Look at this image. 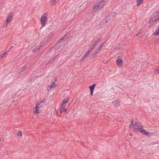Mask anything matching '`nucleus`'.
Masks as SVG:
<instances>
[{"instance_id": "nucleus-1", "label": "nucleus", "mask_w": 159, "mask_h": 159, "mask_svg": "<svg viewBox=\"0 0 159 159\" xmlns=\"http://www.w3.org/2000/svg\"><path fill=\"white\" fill-rule=\"evenodd\" d=\"M133 120H132L131 123L130 125V127H131V126H133V128L134 129L137 130H139L143 135L148 136V134H152L151 133H149L146 130L143 129V127L140 125L139 124V123L135 122L134 124H133ZM148 136H150V135H149Z\"/></svg>"}, {"instance_id": "nucleus-2", "label": "nucleus", "mask_w": 159, "mask_h": 159, "mask_svg": "<svg viewBox=\"0 0 159 159\" xmlns=\"http://www.w3.org/2000/svg\"><path fill=\"white\" fill-rule=\"evenodd\" d=\"M159 16V11L156 12L154 13L149 21L150 24L155 25L158 23V19L157 17Z\"/></svg>"}, {"instance_id": "nucleus-3", "label": "nucleus", "mask_w": 159, "mask_h": 159, "mask_svg": "<svg viewBox=\"0 0 159 159\" xmlns=\"http://www.w3.org/2000/svg\"><path fill=\"white\" fill-rule=\"evenodd\" d=\"M47 16L48 14L46 12L44 13L41 16L40 19V22L42 26H43L44 25L45 23L47 21Z\"/></svg>"}, {"instance_id": "nucleus-4", "label": "nucleus", "mask_w": 159, "mask_h": 159, "mask_svg": "<svg viewBox=\"0 0 159 159\" xmlns=\"http://www.w3.org/2000/svg\"><path fill=\"white\" fill-rule=\"evenodd\" d=\"M116 14V12H112L109 15L105 17V19L107 20L105 22V23H107V22L110 20H111Z\"/></svg>"}, {"instance_id": "nucleus-5", "label": "nucleus", "mask_w": 159, "mask_h": 159, "mask_svg": "<svg viewBox=\"0 0 159 159\" xmlns=\"http://www.w3.org/2000/svg\"><path fill=\"white\" fill-rule=\"evenodd\" d=\"M13 16L14 13L12 12H11L7 17L6 20L7 22H9L10 23H11L12 20Z\"/></svg>"}, {"instance_id": "nucleus-6", "label": "nucleus", "mask_w": 159, "mask_h": 159, "mask_svg": "<svg viewBox=\"0 0 159 159\" xmlns=\"http://www.w3.org/2000/svg\"><path fill=\"white\" fill-rule=\"evenodd\" d=\"M116 64L118 66H121L123 63L122 57L120 56L118 57V59L116 60Z\"/></svg>"}, {"instance_id": "nucleus-7", "label": "nucleus", "mask_w": 159, "mask_h": 159, "mask_svg": "<svg viewBox=\"0 0 159 159\" xmlns=\"http://www.w3.org/2000/svg\"><path fill=\"white\" fill-rule=\"evenodd\" d=\"M98 6L99 9L101 8L102 7L104 4V0H101L99 2H97L96 4Z\"/></svg>"}, {"instance_id": "nucleus-8", "label": "nucleus", "mask_w": 159, "mask_h": 159, "mask_svg": "<svg viewBox=\"0 0 159 159\" xmlns=\"http://www.w3.org/2000/svg\"><path fill=\"white\" fill-rule=\"evenodd\" d=\"M70 98L69 97H67L66 98H65L63 99V101L62 102V103L61 104V105L63 106V107L66 106V103L68 102L69 101Z\"/></svg>"}, {"instance_id": "nucleus-9", "label": "nucleus", "mask_w": 159, "mask_h": 159, "mask_svg": "<svg viewBox=\"0 0 159 159\" xmlns=\"http://www.w3.org/2000/svg\"><path fill=\"white\" fill-rule=\"evenodd\" d=\"M120 101L119 99H116L113 102L112 104L114 106H118L120 105Z\"/></svg>"}, {"instance_id": "nucleus-10", "label": "nucleus", "mask_w": 159, "mask_h": 159, "mask_svg": "<svg viewBox=\"0 0 159 159\" xmlns=\"http://www.w3.org/2000/svg\"><path fill=\"white\" fill-rule=\"evenodd\" d=\"M98 8H99V7L98 5L96 4V5L93 6L92 12L95 13L98 10Z\"/></svg>"}, {"instance_id": "nucleus-11", "label": "nucleus", "mask_w": 159, "mask_h": 159, "mask_svg": "<svg viewBox=\"0 0 159 159\" xmlns=\"http://www.w3.org/2000/svg\"><path fill=\"white\" fill-rule=\"evenodd\" d=\"M67 33L65 34L62 37H61L57 41V43H60L64 39V38L67 36Z\"/></svg>"}, {"instance_id": "nucleus-12", "label": "nucleus", "mask_w": 159, "mask_h": 159, "mask_svg": "<svg viewBox=\"0 0 159 159\" xmlns=\"http://www.w3.org/2000/svg\"><path fill=\"white\" fill-rule=\"evenodd\" d=\"M66 106L63 107L62 105H61V108L60 109V111L61 113H66L67 111V110L65 109Z\"/></svg>"}, {"instance_id": "nucleus-13", "label": "nucleus", "mask_w": 159, "mask_h": 159, "mask_svg": "<svg viewBox=\"0 0 159 159\" xmlns=\"http://www.w3.org/2000/svg\"><path fill=\"white\" fill-rule=\"evenodd\" d=\"M42 46V45L41 44H40L38 46L36 47L33 50V52H34L36 50L41 49Z\"/></svg>"}, {"instance_id": "nucleus-14", "label": "nucleus", "mask_w": 159, "mask_h": 159, "mask_svg": "<svg viewBox=\"0 0 159 159\" xmlns=\"http://www.w3.org/2000/svg\"><path fill=\"white\" fill-rule=\"evenodd\" d=\"M104 45V43H102L101 45H100L99 46L96 50L98 51V52H99L100 50L102 49V47Z\"/></svg>"}, {"instance_id": "nucleus-15", "label": "nucleus", "mask_w": 159, "mask_h": 159, "mask_svg": "<svg viewBox=\"0 0 159 159\" xmlns=\"http://www.w3.org/2000/svg\"><path fill=\"white\" fill-rule=\"evenodd\" d=\"M27 68V66H25L23 67L22 69L20 70V71H18V74H20L24 70H25L26 68Z\"/></svg>"}, {"instance_id": "nucleus-16", "label": "nucleus", "mask_w": 159, "mask_h": 159, "mask_svg": "<svg viewBox=\"0 0 159 159\" xmlns=\"http://www.w3.org/2000/svg\"><path fill=\"white\" fill-rule=\"evenodd\" d=\"M39 77V76H35L34 77H32V78H31L30 79H29L28 80V82H31L32 81H33L34 80V79H36L37 78V77Z\"/></svg>"}, {"instance_id": "nucleus-17", "label": "nucleus", "mask_w": 159, "mask_h": 159, "mask_svg": "<svg viewBox=\"0 0 159 159\" xmlns=\"http://www.w3.org/2000/svg\"><path fill=\"white\" fill-rule=\"evenodd\" d=\"M143 1V0H137L136 2L137 3V5L139 6L140 5Z\"/></svg>"}, {"instance_id": "nucleus-18", "label": "nucleus", "mask_w": 159, "mask_h": 159, "mask_svg": "<svg viewBox=\"0 0 159 159\" xmlns=\"http://www.w3.org/2000/svg\"><path fill=\"white\" fill-rule=\"evenodd\" d=\"M96 85L95 84H93L92 85H90L89 86L90 90H93L94 89Z\"/></svg>"}, {"instance_id": "nucleus-19", "label": "nucleus", "mask_w": 159, "mask_h": 159, "mask_svg": "<svg viewBox=\"0 0 159 159\" xmlns=\"http://www.w3.org/2000/svg\"><path fill=\"white\" fill-rule=\"evenodd\" d=\"M153 34L156 36L159 35V28L155 30L153 33Z\"/></svg>"}, {"instance_id": "nucleus-20", "label": "nucleus", "mask_w": 159, "mask_h": 159, "mask_svg": "<svg viewBox=\"0 0 159 159\" xmlns=\"http://www.w3.org/2000/svg\"><path fill=\"white\" fill-rule=\"evenodd\" d=\"M154 73L156 74H159V67H157L154 71Z\"/></svg>"}, {"instance_id": "nucleus-21", "label": "nucleus", "mask_w": 159, "mask_h": 159, "mask_svg": "<svg viewBox=\"0 0 159 159\" xmlns=\"http://www.w3.org/2000/svg\"><path fill=\"white\" fill-rule=\"evenodd\" d=\"M50 1L53 5H56L57 4L56 0H50Z\"/></svg>"}, {"instance_id": "nucleus-22", "label": "nucleus", "mask_w": 159, "mask_h": 159, "mask_svg": "<svg viewBox=\"0 0 159 159\" xmlns=\"http://www.w3.org/2000/svg\"><path fill=\"white\" fill-rule=\"evenodd\" d=\"M98 44V43H97V42L96 41L94 42V43L92 45V47L94 48V47H95V46H96Z\"/></svg>"}, {"instance_id": "nucleus-23", "label": "nucleus", "mask_w": 159, "mask_h": 159, "mask_svg": "<svg viewBox=\"0 0 159 159\" xmlns=\"http://www.w3.org/2000/svg\"><path fill=\"white\" fill-rule=\"evenodd\" d=\"M17 135L18 136H19L20 135L21 136L22 135L21 131L19 130V132L17 133Z\"/></svg>"}, {"instance_id": "nucleus-24", "label": "nucleus", "mask_w": 159, "mask_h": 159, "mask_svg": "<svg viewBox=\"0 0 159 159\" xmlns=\"http://www.w3.org/2000/svg\"><path fill=\"white\" fill-rule=\"evenodd\" d=\"M9 52V51H7V52H4V53H3V54H2L1 55V57H3L4 56L7 54V52Z\"/></svg>"}, {"instance_id": "nucleus-25", "label": "nucleus", "mask_w": 159, "mask_h": 159, "mask_svg": "<svg viewBox=\"0 0 159 159\" xmlns=\"http://www.w3.org/2000/svg\"><path fill=\"white\" fill-rule=\"evenodd\" d=\"M34 112L36 114H37L39 113V109H35V110Z\"/></svg>"}, {"instance_id": "nucleus-26", "label": "nucleus", "mask_w": 159, "mask_h": 159, "mask_svg": "<svg viewBox=\"0 0 159 159\" xmlns=\"http://www.w3.org/2000/svg\"><path fill=\"white\" fill-rule=\"evenodd\" d=\"M98 53L99 52L96 50L93 53V56H96Z\"/></svg>"}, {"instance_id": "nucleus-27", "label": "nucleus", "mask_w": 159, "mask_h": 159, "mask_svg": "<svg viewBox=\"0 0 159 159\" xmlns=\"http://www.w3.org/2000/svg\"><path fill=\"white\" fill-rule=\"evenodd\" d=\"M8 23H9V22H7L6 21H6H5L4 24H3V25L4 26H5V27H7V24Z\"/></svg>"}, {"instance_id": "nucleus-28", "label": "nucleus", "mask_w": 159, "mask_h": 159, "mask_svg": "<svg viewBox=\"0 0 159 159\" xmlns=\"http://www.w3.org/2000/svg\"><path fill=\"white\" fill-rule=\"evenodd\" d=\"M94 49V48H93L92 47L89 48L88 51H89V52H91Z\"/></svg>"}, {"instance_id": "nucleus-29", "label": "nucleus", "mask_w": 159, "mask_h": 159, "mask_svg": "<svg viewBox=\"0 0 159 159\" xmlns=\"http://www.w3.org/2000/svg\"><path fill=\"white\" fill-rule=\"evenodd\" d=\"M37 103L38 104V105L39 106L40 108L42 106V105L43 104V103H42L41 102H40V103L38 102Z\"/></svg>"}, {"instance_id": "nucleus-30", "label": "nucleus", "mask_w": 159, "mask_h": 159, "mask_svg": "<svg viewBox=\"0 0 159 159\" xmlns=\"http://www.w3.org/2000/svg\"><path fill=\"white\" fill-rule=\"evenodd\" d=\"M53 61V59L52 58L50 59L48 61V64H50L52 63Z\"/></svg>"}, {"instance_id": "nucleus-31", "label": "nucleus", "mask_w": 159, "mask_h": 159, "mask_svg": "<svg viewBox=\"0 0 159 159\" xmlns=\"http://www.w3.org/2000/svg\"><path fill=\"white\" fill-rule=\"evenodd\" d=\"M58 57V55H56L54 57H53L52 58V59H53V60L54 61L55 59H56Z\"/></svg>"}, {"instance_id": "nucleus-32", "label": "nucleus", "mask_w": 159, "mask_h": 159, "mask_svg": "<svg viewBox=\"0 0 159 159\" xmlns=\"http://www.w3.org/2000/svg\"><path fill=\"white\" fill-rule=\"evenodd\" d=\"M45 98H43L41 102L43 104L45 102Z\"/></svg>"}, {"instance_id": "nucleus-33", "label": "nucleus", "mask_w": 159, "mask_h": 159, "mask_svg": "<svg viewBox=\"0 0 159 159\" xmlns=\"http://www.w3.org/2000/svg\"><path fill=\"white\" fill-rule=\"evenodd\" d=\"M101 39L99 38L98 39V40L97 41H96L97 43H98L99 42H100L101 41Z\"/></svg>"}, {"instance_id": "nucleus-34", "label": "nucleus", "mask_w": 159, "mask_h": 159, "mask_svg": "<svg viewBox=\"0 0 159 159\" xmlns=\"http://www.w3.org/2000/svg\"><path fill=\"white\" fill-rule=\"evenodd\" d=\"M35 108L36 109H38V108H40L39 106L38 105L37 103H36L35 105Z\"/></svg>"}, {"instance_id": "nucleus-35", "label": "nucleus", "mask_w": 159, "mask_h": 159, "mask_svg": "<svg viewBox=\"0 0 159 159\" xmlns=\"http://www.w3.org/2000/svg\"><path fill=\"white\" fill-rule=\"evenodd\" d=\"M49 86L51 89L55 87V86L54 85H52V84H51V85Z\"/></svg>"}, {"instance_id": "nucleus-36", "label": "nucleus", "mask_w": 159, "mask_h": 159, "mask_svg": "<svg viewBox=\"0 0 159 159\" xmlns=\"http://www.w3.org/2000/svg\"><path fill=\"white\" fill-rule=\"evenodd\" d=\"M90 94L92 95H93V90H90Z\"/></svg>"}, {"instance_id": "nucleus-37", "label": "nucleus", "mask_w": 159, "mask_h": 159, "mask_svg": "<svg viewBox=\"0 0 159 159\" xmlns=\"http://www.w3.org/2000/svg\"><path fill=\"white\" fill-rule=\"evenodd\" d=\"M85 58H84V57H83L81 58V59H80V61H84V60Z\"/></svg>"}, {"instance_id": "nucleus-38", "label": "nucleus", "mask_w": 159, "mask_h": 159, "mask_svg": "<svg viewBox=\"0 0 159 159\" xmlns=\"http://www.w3.org/2000/svg\"><path fill=\"white\" fill-rule=\"evenodd\" d=\"M89 52H89V51H88L87 52V53H86V54H85V55H86L87 57V56H88V55H89Z\"/></svg>"}, {"instance_id": "nucleus-39", "label": "nucleus", "mask_w": 159, "mask_h": 159, "mask_svg": "<svg viewBox=\"0 0 159 159\" xmlns=\"http://www.w3.org/2000/svg\"><path fill=\"white\" fill-rule=\"evenodd\" d=\"M89 52H89V51H88L87 52V53H86V54H85V55H86L87 57V56H88V55H89Z\"/></svg>"}, {"instance_id": "nucleus-40", "label": "nucleus", "mask_w": 159, "mask_h": 159, "mask_svg": "<svg viewBox=\"0 0 159 159\" xmlns=\"http://www.w3.org/2000/svg\"><path fill=\"white\" fill-rule=\"evenodd\" d=\"M89 52H89V51H88L87 52V53H86V54H85V55H86L87 57V56H88V55H89Z\"/></svg>"}, {"instance_id": "nucleus-41", "label": "nucleus", "mask_w": 159, "mask_h": 159, "mask_svg": "<svg viewBox=\"0 0 159 159\" xmlns=\"http://www.w3.org/2000/svg\"><path fill=\"white\" fill-rule=\"evenodd\" d=\"M51 89V88L49 87V86H48L47 88V90L48 91H49L50 89Z\"/></svg>"}, {"instance_id": "nucleus-42", "label": "nucleus", "mask_w": 159, "mask_h": 159, "mask_svg": "<svg viewBox=\"0 0 159 159\" xmlns=\"http://www.w3.org/2000/svg\"><path fill=\"white\" fill-rule=\"evenodd\" d=\"M57 81V78L56 77H55L54 78V82H56Z\"/></svg>"}, {"instance_id": "nucleus-43", "label": "nucleus", "mask_w": 159, "mask_h": 159, "mask_svg": "<svg viewBox=\"0 0 159 159\" xmlns=\"http://www.w3.org/2000/svg\"><path fill=\"white\" fill-rule=\"evenodd\" d=\"M13 48V46H11L10 48L9 49V50L8 51H9L11 49H12Z\"/></svg>"}, {"instance_id": "nucleus-44", "label": "nucleus", "mask_w": 159, "mask_h": 159, "mask_svg": "<svg viewBox=\"0 0 159 159\" xmlns=\"http://www.w3.org/2000/svg\"><path fill=\"white\" fill-rule=\"evenodd\" d=\"M51 84L52 85H54L55 84V82H52Z\"/></svg>"}, {"instance_id": "nucleus-45", "label": "nucleus", "mask_w": 159, "mask_h": 159, "mask_svg": "<svg viewBox=\"0 0 159 159\" xmlns=\"http://www.w3.org/2000/svg\"><path fill=\"white\" fill-rule=\"evenodd\" d=\"M83 57H84V58H85L87 57V56L85 54H84V56Z\"/></svg>"}, {"instance_id": "nucleus-46", "label": "nucleus", "mask_w": 159, "mask_h": 159, "mask_svg": "<svg viewBox=\"0 0 159 159\" xmlns=\"http://www.w3.org/2000/svg\"><path fill=\"white\" fill-rule=\"evenodd\" d=\"M157 42H159V39H157Z\"/></svg>"}, {"instance_id": "nucleus-47", "label": "nucleus", "mask_w": 159, "mask_h": 159, "mask_svg": "<svg viewBox=\"0 0 159 159\" xmlns=\"http://www.w3.org/2000/svg\"><path fill=\"white\" fill-rule=\"evenodd\" d=\"M129 135H130V136H132V134H130H130Z\"/></svg>"}, {"instance_id": "nucleus-48", "label": "nucleus", "mask_w": 159, "mask_h": 159, "mask_svg": "<svg viewBox=\"0 0 159 159\" xmlns=\"http://www.w3.org/2000/svg\"><path fill=\"white\" fill-rule=\"evenodd\" d=\"M139 34V33H138L136 35L137 36H138Z\"/></svg>"}, {"instance_id": "nucleus-49", "label": "nucleus", "mask_w": 159, "mask_h": 159, "mask_svg": "<svg viewBox=\"0 0 159 159\" xmlns=\"http://www.w3.org/2000/svg\"><path fill=\"white\" fill-rule=\"evenodd\" d=\"M2 57H1V55H0V59L2 58Z\"/></svg>"}]
</instances>
